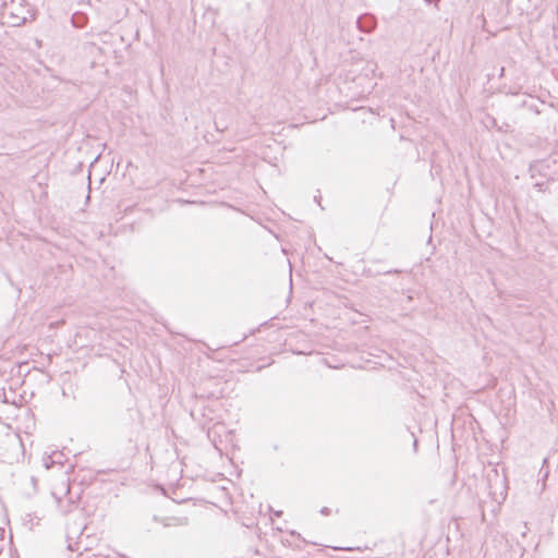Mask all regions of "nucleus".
Returning a JSON list of instances; mask_svg holds the SVG:
<instances>
[{"label": "nucleus", "instance_id": "obj_1", "mask_svg": "<svg viewBox=\"0 0 558 558\" xmlns=\"http://www.w3.org/2000/svg\"><path fill=\"white\" fill-rule=\"evenodd\" d=\"M2 16L11 26H20L32 19L33 14L24 0H11L4 3Z\"/></svg>", "mask_w": 558, "mask_h": 558}, {"label": "nucleus", "instance_id": "obj_2", "mask_svg": "<svg viewBox=\"0 0 558 558\" xmlns=\"http://www.w3.org/2000/svg\"><path fill=\"white\" fill-rule=\"evenodd\" d=\"M23 387L24 386H8L7 388L2 386V403L20 407L26 402L25 391H23V393L20 392Z\"/></svg>", "mask_w": 558, "mask_h": 558}, {"label": "nucleus", "instance_id": "obj_3", "mask_svg": "<svg viewBox=\"0 0 558 558\" xmlns=\"http://www.w3.org/2000/svg\"><path fill=\"white\" fill-rule=\"evenodd\" d=\"M320 513L324 514V515H328L330 513V509L327 508V507H324L322 510H320Z\"/></svg>", "mask_w": 558, "mask_h": 558}, {"label": "nucleus", "instance_id": "obj_4", "mask_svg": "<svg viewBox=\"0 0 558 558\" xmlns=\"http://www.w3.org/2000/svg\"><path fill=\"white\" fill-rule=\"evenodd\" d=\"M513 386H507L508 388V391L507 393L509 395V398H511V396L513 395V389H512Z\"/></svg>", "mask_w": 558, "mask_h": 558}, {"label": "nucleus", "instance_id": "obj_5", "mask_svg": "<svg viewBox=\"0 0 558 558\" xmlns=\"http://www.w3.org/2000/svg\"><path fill=\"white\" fill-rule=\"evenodd\" d=\"M193 393L195 395V397H201L203 398L204 397V392H198L197 390L193 391Z\"/></svg>", "mask_w": 558, "mask_h": 558}, {"label": "nucleus", "instance_id": "obj_6", "mask_svg": "<svg viewBox=\"0 0 558 558\" xmlns=\"http://www.w3.org/2000/svg\"><path fill=\"white\" fill-rule=\"evenodd\" d=\"M31 481H32V484L35 486V485H36V483H37L36 477L32 476Z\"/></svg>", "mask_w": 558, "mask_h": 558}, {"label": "nucleus", "instance_id": "obj_7", "mask_svg": "<svg viewBox=\"0 0 558 558\" xmlns=\"http://www.w3.org/2000/svg\"><path fill=\"white\" fill-rule=\"evenodd\" d=\"M161 523L163 524V526H169L170 525V523L167 520H162Z\"/></svg>", "mask_w": 558, "mask_h": 558}, {"label": "nucleus", "instance_id": "obj_8", "mask_svg": "<svg viewBox=\"0 0 558 558\" xmlns=\"http://www.w3.org/2000/svg\"><path fill=\"white\" fill-rule=\"evenodd\" d=\"M62 395L63 396H68L69 395V391H66L65 389L62 388Z\"/></svg>", "mask_w": 558, "mask_h": 558}, {"label": "nucleus", "instance_id": "obj_9", "mask_svg": "<svg viewBox=\"0 0 558 558\" xmlns=\"http://www.w3.org/2000/svg\"><path fill=\"white\" fill-rule=\"evenodd\" d=\"M281 514H282V512H281V511H275V515H276V517H280Z\"/></svg>", "mask_w": 558, "mask_h": 558}, {"label": "nucleus", "instance_id": "obj_10", "mask_svg": "<svg viewBox=\"0 0 558 558\" xmlns=\"http://www.w3.org/2000/svg\"><path fill=\"white\" fill-rule=\"evenodd\" d=\"M0 389H2V386H0ZM2 390H0V401L2 402Z\"/></svg>", "mask_w": 558, "mask_h": 558}, {"label": "nucleus", "instance_id": "obj_11", "mask_svg": "<svg viewBox=\"0 0 558 558\" xmlns=\"http://www.w3.org/2000/svg\"><path fill=\"white\" fill-rule=\"evenodd\" d=\"M197 387H198V390H197V391H198V392H203V391H202V387H203V386H202V385H198Z\"/></svg>", "mask_w": 558, "mask_h": 558}, {"label": "nucleus", "instance_id": "obj_12", "mask_svg": "<svg viewBox=\"0 0 558 558\" xmlns=\"http://www.w3.org/2000/svg\"><path fill=\"white\" fill-rule=\"evenodd\" d=\"M197 387H198V390H197V391H198V392H203V391H202V387H203V386H202V385H198Z\"/></svg>", "mask_w": 558, "mask_h": 558}]
</instances>
